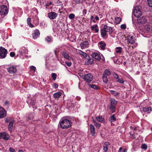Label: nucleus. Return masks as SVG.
Here are the masks:
<instances>
[{"label":"nucleus","instance_id":"f257e3e1","mask_svg":"<svg viewBox=\"0 0 152 152\" xmlns=\"http://www.w3.org/2000/svg\"><path fill=\"white\" fill-rule=\"evenodd\" d=\"M71 121L65 118H63L60 120L58 125L63 129H67L72 126Z\"/></svg>","mask_w":152,"mask_h":152},{"label":"nucleus","instance_id":"f03ea898","mask_svg":"<svg viewBox=\"0 0 152 152\" xmlns=\"http://www.w3.org/2000/svg\"><path fill=\"white\" fill-rule=\"evenodd\" d=\"M113 31L112 27L105 25L103 28L101 30V34L102 37H106L108 35L107 33H111Z\"/></svg>","mask_w":152,"mask_h":152},{"label":"nucleus","instance_id":"7ed1b4c3","mask_svg":"<svg viewBox=\"0 0 152 152\" xmlns=\"http://www.w3.org/2000/svg\"><path fill=\"white\" fill-rule=\"evenodd\" d=\"M80 76L88 83H90L93 79V77L90 73L83 75L81 73Z\"/></svg>","mask_w":152,"mask_h":152},{"label":"nucleus","instance_id":"20e7f679","mask_svg":"<svg viewBox=\"0 0 152 152\" xmlns=\"http://www.w3.org/2000/svg\"><path fill=\"white\" fill-rule=\"evenodd\" d=\"M5 120L6 123L10 122L8 125V129L10 132H11L13 127V124L15 122L14 120L11 117L5 118Z\"/></svg>","mask_w":152,"mask_h":152},{"label":"nucleus","instance_id":"39448f33","mask_svg":"<svg viewBox=\"0 0 152 152\" xmlns=\"http://www.w3.org/2000/svg\"><path fill=\"white\" fill-rule=\"evenodd\" d=\"M141 7L137 6L134 10V14L135 17L137 18L140 17L142 15V12L140 11Z\"/></svg>","mask_w":152,"mask_h":152},{"label":"nucleus","instance_id":"423d86ee","mask_svg":"<svg viewBox=\"0 0 152 152\" xmlns=\"http://www.w3.org/2000/svg\"><path fill=\"white\" fill-rule=\"evenodd\" d=\"M7 51L4 48L0 47V58L2 59L5 58L7 54Z\"/></svg>","mask_w":152,"mask_h":152},{"label":"nucleus","instance_id":"0eeeda50","mask_svg":"<svg viewBox=\"0 0 152 152\" xmlns=\"http://www.w3.org/2000/svg\"><path fill=\"white\" fill-rule=\"evenodd\" d=\"M8 12L7 8L6 6L2 5L0 7V14L5 15Z\"/></svg>","mask_w":152,"mask_h":152},{"label":"nucleus","instance_id":"6e6552de","mask_svg":"<svg viewBox=\"0 0 152 152\" xmlns=\"http://www.w3.org/2000/svg\"><path fill=\"white\" fill-rule=\"evenodd\" d=\"M7 115V112L2 107H0V118L5 117Z\"/></svg>","mask_w":152,"mask_h":152},{"label":"nucleus","instance_id":"1a4fd4ad","mask_svg":"<svg viewBox=\"0 0 152 152\" xmlns=\"http://www.w3.org/2000/svg\"><path fill=\"white\" fill-rule=\"evenodd\" d=\"M58 16V14L54 12H52L48 13V16L49 18L53 20L55 19Z\"/></svg>","mask_w":152,"mask_h":152},{"label":"nucleus","instance_id":"9d476101","mask_svg":"<svg viewBox=\"0 0 152 152\" xmlns=\"http://www.w3.org/2000/svg\"><path fill=\"white\" fill-rule=\"evenodd\" d=\"M10 138L9 135L6 132L0 133V139H3L5 140H8Z\"/></svg>","mask_w":152,"mask_h":152},{"label":"nucleus","instance_id":"9b49d317","mask_svg":"<svg viewBox=\"0 0 152 152\" xmlns=\"http://www.w3.org/2000/svg\"><path fill=\"white\" fill-rule=\"evenodd\" d=\"M80 46L81 48L82 49H83L89 47V43L87 41H85L82 42L80 44Z\"/></svg>","mask_w":152,"mask_h":152},{"label":"nucleus","instance_id":"f8f14e48","mask_svg":"<svg viewBox=\"0 0 152 152\" xmlns=\"http://www.w3.org/2000/svg\"><path fill=\"white\" fill-rule=\"evenodd\" d=\"M137 23L140 25H142L146 22V20L145 17H141L137 20Z\"/></svg>","mask_w":152,"mask_h":152},{"label":"nucleus","instance_id":"ddd939ff","mask_svg":"<svg viewBox=\"0 0 152 152\" xmlns=\"http://www.w3.org/2000/svg\"><path fill=\"white\" fill-rule=\"evenodd\" d=\"M61 54L64 56V58L68 60H70L72 59V57L70 56L68 53L66 52L63 51L61 53Z\"/></svg>","mask_w":152,"mask_h":152},{"label":"nucleus","instance_id":"4468645a","mask_svg":"<svg viewBox=\"0 0 152 152\" xmlns=\"http://www.w3.org/2000/svg\"><path fill=\"white\" fill-rule=\"evenodd\" d=\"M91 56L92 58L96 60H99L101 58L100 54L96 53H93L91 55Z\"/></svg>","mask_w":152,"mask_h":152},{"label":"nucleus","instance_id":"2eb2a0df","mask_svg":"<svg viewBox=\"0 0 152 152\" xmlns=\"http://www.w3.org/2000/svg\"><path fill=\"white\" fill-rule=\"evenodd\" d=\"M8 72L11 74H14L17 71V69L15 66H11L8 69Z\"/></svg>","mask_w":152,"mask_h":152},{"label":"nucleus","instance_id":"dca6fc26","mask_svg":"<svg viewBox=\"0 0 152 152\" xmlns=\"http://www.w3.org/2000/svg\"><path fill=\"white\" fill-rule=\"evenodd\" d=\"M128 42L131 44H134L135 42V40L132 36L129 35L127 38Z\"/></svg>","mask_w":152,"mask_h":152},{"label":"nucleus","instance_id":"f3484780","mask_svg":"<svg viewBox=\"0 0 152 152\" xmlns=\"http://www.w3.org/2000/svg\"><path fill=\"white\" fill-rule=\"evenodd\" d=\"M90 132L92 134V135L94 136L95 135V128L94 125L92 124H90Z\"/></svg>","mask_w":152,"mask_h":152},{"label":"nucleus","instance_id":"a211bd4d","mask_svg":"<svg viewBox=\"0 0 152 152\" xmlns=\"http://www.w3.org/2000/svg\"><path fill=\"white\" fill-rule=\"evenodd\" d=\"M86 58V61L85 64L86 65H91L92 64L94 61L93 59L90 58L89 56L88 57Z\"/></svg>","mask_w":152,"mask_h":152},{"label":"nucleus","instance_id":"6ab92c4d","mask_svg":"<svg viewBox=\"0 0 152 152\" xmlns=\"http://www.w3.org/2000/svg\"><path fill=\"white\" fill-rule=\"evenodd\" d=\"M40 33L39 30H36L33 33L32 36L34 39L36 38L39 35Z\"/></svg>","mask_w":152,"mask_h":152},{"label":"nucleus","instance_id":"aec40b11","mask_svg":"<svg viewBox=\"0 0 152 152\" xmlns=\"http://www.w3.org/2000/svg\"><path fill=\"white\" fill-rule=\"evenodd\" d=\"M77 53L85 57V58H86L88 57V55L86 53L80 50H78Z\"/></svg>","mask_w":152,"mask_h":152},{"label":"nucleus","instance_id":"412c9836","mask_svg":"<svg viewBox=\"0 0 152 152\" xmlns=\"http://www.w3.org/2000/svg\"><path fill=\"white\" fill-rule=\"evenodd\" d=\"M142 111L144 112H146L149 113L152 111V108L151 107H143Z\"/></svg>","mask_w":152,"mask_h":152},{"label":"nucleus","instance_id":"4be33fe9","mask_svg":"<svg viewBox=\"0 0 152 152\" xmlns=\"http://www.w3.org/2000/svg\"><path fill=\"white\" fill-rule=\"evenodd\" d=\"M96 120L97 121L100 122H103L104 121V117L102 116H99L96 118Z\"/></svg>","mask_w":152,"mask_h":152},{"label":"nucleus","instance_id":"5701e85b","mask_svg":"<svg viewBox=\"0 0 152 152\" xmlns=\"http://www.w3.org/2000/svg\"><path fill=\"white\" fill-rule=\"evenodd\" d=\"M91 29L92 31H95V33H97L99 31L98 26L97 24L94 26H92L91 27Z\"/></svg>","mask_w":152,"mask_h":152},{"label":"nucleus","instance_id":"b1692460","mask_svg":"<svg viewBox=\"0 0 152 152\" xmlns=\"http://www.w3.org/2000/svg\"><path fill=\"white\" fill-rule=\"evenodd\" d=\"M110 145V143L108 142H106L104 143L103 145V149L105 152L107 151L108 150V148Z\"/></svg>","mask_w":152,"mask_h":152},{"label":"nucleus","instance_id":"393cba45","mask_svg":"<svg viewBox=\"0 0 152 152\" xmlns=\"http://www.w3.org/2000/svg\"><path fill=\"white\" fill-rule=\"evenodd\" d=\"M110 101L111 102L110 105L116 106L117 103V101L116 100L113 98H111L110 99Z\"/></svg>","mask_w":152,"mask_h":152},{"label":"nucleus","instance_id":"a878e982","mask_svg":"<svg viewBox=\"0 0 152 152\" xmlns=\"http://www.w3.org/2000/svg\"><path fill=\"white\" fill-rule=\"evenodd\" d=\"M99 46L102 49L104 50L106 46V44L104 42H101L99 43Z\"/></svg>","mask_w":152,"mask_h":152},{"label":"nucleus","instance_id":"bb28decb","mask_svg":"<svg viewBox=\"0 0 152 152\" xmlns=\"http://www.w3.org/2000/svg\"><path fill=\"white\" fill-rule=\"evenodd\" d=\"M110 74L111 73L110 70L108 69H106L104 71L103 75L107 77L110 75Z\"/></svg>","mask_w":152,"mask_h":152},{"label":"nucleus","instance_id":"cd10ccee","mask_svg":"<svg viewBox=\"0 0 152 152\" xmlns=\"http://www.w3.org/2000/svg\"><path fill=\"white\" fill-rule=\"evenodd\" d=\"M92 121L96 128H99L100 127L101 124L96 122L94 119H93Z\"/></svg>","mask_w":152,"mask_h":152},{"label":"nucleus","instance_id":"c85d7f7f","mask_svg":"<svg viewBox=\"0 0 152 152\" xmlns=\"http://www.w3.org/2000/svg\"><path fill=\"white\" fill-rule=\"evenodd\" d=\"M61 94L60 92L55 93L53 94L54 97L55 99H58L61 96Z\"/></svg>","mask_w":152,"mask_h":152},{"label":"nucleus","instance_id":"c756f323","mask_svg":"<svg viewBox=\"0 0 152 152\" xmlns=\"http://www.w3.org/2000/svg\"><path fill=\"white\" fill-rule=\"evenodd\" d=\"M28 104L32 105V106H34L35 105V102L34 100L33 99H31L30 100L27 101Z\"/></svg>","mask_w":152,"mask_h":152},{"label":"nucleus","instance_id":"7c9ffc66","mask_svg":"<svg viewBox=\"0 0 152 152\" xmlns=\"http://www.w3.org/2000/svg\"><path fill=\"white\" fill-rule=\"evenodd\" d=\"M111 93L113 94L115 96H119L120 93L118 92H116L114 90H110V91Z\"/></svg>","mask_w":152,"mask_h":152},{"label":"nucleus","instance_id":"2f4dec72","mask_svg":"<svg viewBox=\"0 0 152 152\" xmlns=\"http://www.w3.org/2000/svg\"><path fill=\"white\" fill-rule=\"evenodd\" d=\"M116 120V118H115V115L113 114L111 116L110 119V121L111 122H114Z\"/></svg>","mask_w":152,"mask_h":152},{"label":"nucleus","instance_id":"473e14b6","mask_svg":"<svg viewBox=\"0 0 152 152\" xmlns=\"http://www.w3.org/2000/svg\"><path fill=\"white\" fill-rule=\"evenodd\" d=\"M27 22L28 25L30 27H33V25L31 24V18H28L27 19Z\"/></svg>","mask_w":152,"mask_h":152},{"label":"nucleus","instance_id":"72a5a7b5","mask_svg":"<svg viewBox=\"0 0 152 152\" xmlns=\"http://www.w3.org/2000/svg\"><path fill=\"white\" fill-rule=\"evenodd\" d=\"M116 52L117 53H120L122 52V48L120 47H118L116 48Z\"/></svg>","mask_w":152,"mask_h":152},{"label":"nucleus","instance_id":"f704fd0d","mask_svg":"<svg viewBox=\"0 0 152 152\" xmlns=\"http://www.w3.org/2000/svg\"><path fill=\"white\" fill-rule=\"evenodd\" d=\"M45 41L48 42H51L53 41L52 39L50 36H47L45 39Z\"/></svg>","mask_w":152,"mask_h":152},{"label":"nucleus","instance_id":"c9c22d12","mask_svg":"<svg viewBox=\"0 0 152 152\" xmlns=\"http://www.w3.org/2000/svg\"><path fill=\"white\" fill-rule=\"evenodd\" d=\"M109 109L112 113H114L115 112V106L110 105V107Z\"/></svg>","mask_w":152,"mask_h":152},{"label":"nucleus","instance_id":"e433bc0d","mask_svg":"<svg viewBox=\"0 0 152 152\" xmlns=\"http://www.w3.org/2000/svg\"><path fill=\"white\" fill-rule=\"evenodd\" d=\"M121 21V19L118 17H116L115 18V22L117 23H119Z\"/></svg>","mask_w":152,"mask_h":152},{"label":"nucleus","instance_id":"4c0bfd02","mask_svg":"<svg viewBox=\"0 0 152 152\" xmlns=\"http://www.w3.org/2000/svg\"><path fill=\"white\" fill-rule=\"evenodd\" d=\"M88 86L89 87L91 88L94 89H97L98 88L97 86L95 85L89 84L88 85Z\"/></svg>","mask_w":152,"mask_h":152},{"label":"nucleus","instance_id":"58836bf2","mask_svg":"<svg viewBox=\"0 0 152 152\" xmlns=\"http://www.w3.org/2000/svg\"><path fill=\"white\" fill-rule=\"evenodd\" d=\"M51 77L53 80H55L56 79L57 77V75L56 74L54 73H53L51 74Z\"/></svg>","mask_w":152,"mask_h":152},{"label":"nucleus","instance_id":"ea45409f","mask_svg":"<svg viewBox=\"0 0 152 152\" xmlns=\"http://www.w3.org/2000/svg\"><path fill=\"white\" fill-rule=\"evenodd\" d=\"M118 152H127V150L126 148H124L121 147L118 150Z\"/></svg>","mask_w":152,"mask_h":152},{"label":"nucleus","instance_id":"a19ab883","mask_svg":"<svg viewBox=\"0 0 152 152\" xmlns=\"http://www.w3.org/2000/svg\"><path fill=\"white\" fill-rule=\"evenodd\" d=\"M102 79L103 80V81L104 82L107 83L108 82V80L107 77H106L104 76H102Z\"/></svg>","mask_w":152,"mask_h":152},{"label":"nucleus","instance_id":"79ce46f5","mask_svg":"<svg viewBox=\"0 0 152 152\" xmlns=\"http://www.w3.org/2000/svg\"><path fill=\"white\" fill-rule=\"evenodd\" d=\"M141 148L142 149L146 150L147 148V146L146 144H143L141 145Z\"/></svg>","mask_w":152,"mask_h":152},{"label":"nucleus","instance_id":"37998d69","mask_svg":"<svg viewBox=\"0 0 152 152\" xmlns=\"http://www.w3.org/2000/svg\"><path fill=\"white\" fill-rule=\"evenodd\" d=\"M75 17V15L72 13L70 14L69 16V18L71 20L73 19Z\"/></svg>","mask_w":152,"mask_h":152},{"label":"nucleus","instance_id":"c03bdc74","mask_svg":"<svg viewBox=\"0 0 152 152\" xmlns=\"http://www.w3.org/2000/svg\"><path fill=\"white\" fill-rule=\"evenodd\" d=\"M117 79V81L120 83H124V80L118 77Z\"/></svg>","mask_w":152,"mask_h":152},{"label":"nucleus","instance_id":"a18cd8bd","mask_svg":"<svg viewBox=\"0 0 152 152\" xmlns=\"http://www.w3.org/2000/svg\"><path fill=\"white\" fill-rule=\"evenodd\" d=\"M22 49L23 50V53L24 52L25 53H27L28 50L25 47H22Z\"/></svg>","mask_w":152,"mask_h":152},{"label":"nucleus","instance_id":"49530a36","mask_svg":"<svg viewBox=\"0 0 152 152\" xmlns=\"http://www.w3.org/2000/svg\"><path fill=\"white\" fill-rule=\"evenodd\" d=\"M149 6L152 7V0H147Z\"/></svg>","mask_w":152,"mask_h":152},{"label":"nucleus","instance_id":"de8ad7c7","mask_svg":"<svg viewBox=\"0 0 152 152\" xmlns=\"http://www.w3.org/2000/svg\"><path fill=\"white\" fill-rule=\"evenodd\" d=\"M23 54V50L22 49L20 50L18 52V56H21Z\"/></svg>","mask_w":152,"mask_h":152},{"label":"nucleus","instance_id":"09e8293b","mask_svg":"<svg viewBox=\"0 0 152 152\" xmlns=\"http://www.w3.org/2000/svg\"><path fill=\"white\" fill-rule=\"evenodd\" d=\"M113 75L114 77L116 79L118 78V76L117 74L115 73H114L113 74Z\"/></svg>","mask_w":152,"mask_h":152},{"label":"nucleus","instance_id":"8fccbe9b","mask_svg":"<svg viewBox=\"0 0 152 152\" xmlns=\"http://www.w3.org/2000/svg\"><path fill=\"white\" fill-rule=\"evenodd\" d=\"M121 29H125L126 28V26L125 24H122L121 26Z\"/></svg>","mask_w":152,"mask_h":152},{"label":"nucleus","instance_id":"3c124183","mask_svg":"<svg viewBox=\"0 0 152 152\" xmlns=\"http://www.w3.org/2000/svg\"><path fill=\"white\" fill-rule=\"evenodd\" d=\"M65 63L69 67L71 66L72 65V63L71 62H65Z\"/></svg>","mask_w":152,"mask_h":152},{"label":"nucleus","instance_id":"603ef678","mask_svg":"<svg viewBox=\"0 0 152 152\" xmlns=\"http://www.w3.org/2000/svg\"><path fill=\"white\" fill-rule=\"evenodd\" d=\"M52 3L51 2H50L49 3H47L45 5L46 6V8H47V7L50 6L51 4H52Z\"/></svg>","mask_w":152,"mask_h":152},{"label":"nucleus","instance_id":"864d4df0","mask_svg":"<svg viewBox=\"0 0 152 152\" xmlns=\"http://www.w3.org/2000/svg\"><path fill=\"white\" fill-rule=\"evenodd\" d=\"M15 53L14 52H11L10 53V55L12 57H13L15 56Z\"/></svg>","mask_w":152,"mask_h":152},{"label":"nucleus","instance_id":"5fc2aeb1","mask_svg":"<svg viewBox=\"0 0 152 152\" xmlns=\"http://www.w3.org/2000/svg\"><path fill=\"white\" fill-rule=\"evenodd\" d=\"M9 104V102L7 101H6L4 103V105L5 106H8Z\"/></svg>","mask_w":152,"mask_h":152},{"label":"nucleus","instance_id":"6e6d98bb","mask_svg":"<svg viewBox=\"0 0 152 152\" xmlns=\"http://www.w3.org/2000/svg\"><path fill=\"white\" fill-rule=\"evenodd\" d=\"M9 150L10 152H15V150L13 148H10Z\"/></svg>","mask_w":152,"mask_h":152},{"label":"nucleus","instance_id":"4d7b16f0","mask_svg":"<svg viewBox=\"0 0 152 152\" xmlns=\"http://www.w3.org/2000/svg\"><path fill=\"white\" fill-rule=\"evenodd\" d=\"M58 85L56 83H54L53 84V86L55 88H57L58 87Z\"/></svg>","mask_w":152,"mask_h":152},{"label":"nucleus","instance_id":"13d9d810","mask_svg":"<svg viewBox=\"0 0 152 152\" xmlns=\"http://www.w3.org/2000/svg\"><path fill=\"white\" fill-rule=\"evenodd\" d=\"M30 68L31 70H33L34 71H35L36 70V67L34 66H31Z\"/></svg>","mask_w":152,"mask_h":152},{"label":"nucleus","instance_id":"bf43d9fd","mask_svg":"<svg viewBox=\"0 0 152 152\" xmlns=\"http://www.w3.org/2000/svg\"><path fill=\"white\" fill-rule=\"evenodd\" d=\"M87 10L86 9H84L83 11V15H85L86 14Z\"/></svg>","mask_w":152,"mask_h":152},{"label":"nucleus","instance_id":"052dcab7","mask_svg":"<svg viewBox=\"0 0 152 152\" xmlns=\"http://www.w3.org/2000/svg\"><path fill=\"white\" fill-rule=\"evenodd\" d=\"M95 19H96V20H99V18L98 16H96L95 18Z\"/></svg>","mask_w":152,"mask_h":152},{"label":"nucleus","instance_id":"680f3d73","mask_svg":"<svg viewBox=\"0 0 152 152\" xmlns=\"http://www.w3.org/2000/svg\"><path fill=\"white\" fill-rule=\"evenodd\" d=\"M132 138L133 139H135L136 138L135 135L134 134H133Z\"/></svg>","mask_w":152,"mask_h":152},{"label":"nucleus","instance_id":"e2e57ef3","mask_svg":"<svg viewBox=\"0 0 152 152\" xmlns=\"http://www.w3.org/2000/svg\"><path fill=\"white\" fill-rule=\"evenodd\" d=\"M94 18L93 16H91L90 17V19L91 20H92Z\"/></svg>","mask_w":152,"mask_h":152},{"label":"nucleus","instance_id":"0e129e2a","mask_svg":"<svg viewBox=\"0 0 152 152\" xmlns=\"http://www.w3.org/2000/svg\"><path fill=\"white\" fill-rule=\"evenodd\" d=\"M54 53H55L56 55V50H55L54 51Z\"/></svg>","mask_w":152,"mask_h":152},{"label":"nucleus","instance_id":"69168bd1","mask_svg":"<svg viewBox=\"0 0 152 152\" xmlns=\"http://www.w3.org/2000/svg\"><path fill=\"white\" fill-rule=\"evenodd\" d=\"M18 152H23L22 150H19Z\"/></svg>","mask_w":152,"mask_h":152},{"label":"nucleus","instance_id":"338daca9","mask_svg":"<svg viewBox=\"0 0 152 152\" xmlns=\"http://www.w3.org/2000/svg\"><path fill=\"white\" fill-rule=\"evenodd\" d=\"M92 20V21L93 22H94V23L96 22V21H95V20L94 19V20H93V19Z\"/></svg>","mask_w":152,"mask_h":152},{"label":"nucleus","instance_id":"774afa93","mask_svg":"<svg viewBox=\"0 0 152 152\" xmlns=\"http://www.w3.org/2000/svg\"><path fill=\"white\" fill-rule=\"evenodd\" d=\"M130 128L131 129H133V127L132 126H130Z\"/></svg>","mask_w":152,"mask_h":152}]
</instances>
